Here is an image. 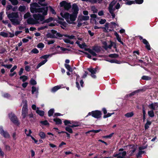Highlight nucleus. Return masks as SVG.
<instances>
[{"instance_id":"1","label":"nucleus","mask_w":158,"mask_h":158,"mask_svg":"<svg viewBox=\"0 0 158 158\" xmlns=\"http://www.w3.org/2000/svg\"><path fill=\"white\" fill-rule=\"evenodd\" d=\"M32 16L34 19L32 18H30L27 20V23L29 24L33 25L39 24L40 23L38 21L39 20L40 21L44 20L43 16L41 15V14L40 13L33 14Z\"/></svg>"},{"instance_id":"2","label":"nucleus","mask_w":158,"mask_h":158,"mask_svg":"<svg viewBox=\"0 0 158 158\" xmlns=\"http://www.w3.org/2000/svg\"><path fill=\"white\" fill-rule=\"evenodd\" d=\"M7 16L13 25L15 26L20 24V21L18 19L19 15L17 12L9 13L7 15Z\"/></svg>"},{"instance_id":"3","label":"nucleus","mask_w":158,"mask_h":158,"mask_svg":"<svg viewBox=\"0 0 158 158\" xmlns=\"http://www.w3.org/2000/svg\"><path fill=\"white\" fill-rule=\"evenodd\" d=\"M73 13L70 14L69 19L71 21H75L77 17L78 12L79 10L78 7L76 3H74L72 5Z\"/></svg>"},{"instance_id":"4","label":"nucleus","mask_w":158,"mask_h":158,"mask_svg":"<svg viewBox=\"0 0 158 158\" xmlns=\"http://www.w3.org/2000/svg\"><path fill=\"white\" fill-rule=\"evenodd\" d=\"M40 6L36 2H33L30 4V10L32 13H40Z\"/></svg>"},{"instance_id":"5","label":"nucleus","mask_w":158,"mask_h":158,"mask_svg":"<svg viewBox=\"0 0 158 158\" xmlns=\"http://www.w3.org/2000/svg\"><path fill=\"white\" fill-rule=\"evenodd\" d=\"M23 102L24 103V104L22 109V115L23 116V118L25 119L28 116V106L27 101H23Z\"/></svg>"},{"instance_id":"6","label":"nucleus","mask_w":158,"mask_h":158,"mask_svg":"<svg viewBox=\"0 0 158 158\" xmlns=\"http://www.w3.org/2000/svg\"><path fill=\"white\" fill-rule=\"evenodd\" d=\"M102 115V113L101 111L95 110L89 112L85 117H88V116L91 115L92 116L95 118H98L101 117Z\"/></svg>"},{"instance_id":"7","label":"nucleus","mask_w":158,"mask_h":158,"mask_svg":"<svg viewBox=\"0 0 158 158\" xmlns=\"http://www.w3.org/2000/svg\"><path fill=\"white\" fill-rule=\"evenodd\" d=\"M8 116L10 120L14 124L18 126L19 125L20 123L19 122V120L14 114H13L12 113H9Z\"/></svg>"},{"instance_id":"8","label":"nucleus","mask_w":158,"mask_h":158,"mask_svg":"<svg viewBox=\"0 0 158 158\" xmlns=\"http://www.w3.org/2000/svg\"><path fill=\"white\" fill-rule=\"evenodd\" d=\"M50 56V55L49 54H48L45 55L41 56L40 57V59H44V60L41 61L36 66V69H38L40 66L44 64L48 60L47 59Z\"/></svg>"},{"instance_id":"9","label":"nucleus","mask_w":158,"mask_h":158,"mask_svg":"<svg viewBox=\"0 0 158 158\" xmlns=\"http://www.w3.org/2000/svg\"><path fill=\"white\" fill-rule=\"evenodd\" d=\"M60 4L61 7H64L65 10H69L71 8V3L67 2L65 1L61 2Z\"/></svg>"},{"instance_id":"10","label":"nucleus","mask_w":158,"mask_h":158,"mask_svg":"<svg viewBox=\"0 0 158 158\" xmlns=\"http://www.w3.org/2000/svg\"><path fill=\"white\" fill-rule=\"evenodd\" d=\"M48 6L46 7H40V13H41L42 15H41L43 16L44 20L45 19V16L47 15L48 14Z\"/></svg>"},{"instance_id":"11","label":"nucleus","mask_w":158,"mask_h":158,"mask_svg":"<svg viewBox=\"0 0 158 158\" xmlns=\"http://www.w3.org/2000/svg\"><path fill=\"white\" fill-rule=\"evenodd\" d=\"M98 68L97 67H96L95 68L90 67L87 69V70L91 73V76L94 78H95L96 77V76L94 75V74L96 73L98 70Z\"/></svg>"},{"instance_id":"12","label":"nucleus","mask_w":158,"mask_h":158,"mask_svg":"<svg viewBox=\"0 0 158 158\" xmlns=\"http://www.w3.org/2000/svg\"><path fill=\"white\" fill-rule=\"evenodd\" d=\"M80 125L78 123H76L72 125H69L65 127V130L66 131L68 132L69 133H73V131L71 128L78 127Z\"/></svg>"},{"instance_id":"13","label":"nucleus","mask_w":158,"mask_h":158,"mask_svg":"<svg viewBox=\"0 0 158 158\" xmlns=\"http://www.w3.org/2000/svg\"><path fill=\"white\" fill-rule=\"evenodd\" d=\"M0 133L5 138H10V136L8 132L6 131H4L2 126H0Z\"/></svg>"},{"instance_id":"14","label":"nucleus","mask_w":158,"mask_h":158,"mask_svg":"<svg viewBox=\"0 0 158 158\" xmlns=\"http://www.w3.org/2000/svg\"><path fill=\"white\" fill-rule=\"evenodd\" d=\"M89 17L88 16H79L78 17L77 21L81 22L83 20L86 21L89 20Z\"/></svg>"},{"instance_id":"15","label":"nucleus","mask_w":158,"mask_h":158,"mask_svg":"<svg viewBox=\"0 0 158 158\" xmlns=\"http://www.w3.org/2000/svg\"><path fill=\"white\" fill-rule=\"evenodd\" d=\"M142 42L145 45V48L147 49L148 50H151V48L150 44L146 39H143Z\"/></svg>"},{"instance_id":"16","label":"nucleus","mask_w":158,"mask_h":158,"mask_svg":"<svg viewBox=\"0 0 158 158\" xmlns=\"http://www.w3.org/2000/svg\"><path fill=\"white\" fill-rule=\"evenodd\" d=\"M145 91V90L143 89H138L135 90V91H134V92H132L131 93H130L129 94V96H133L135 95V94H136L137 93H138L140 92H143V91Z\"/></svg>"},{"instance_id":"17","label":"nucleus","mask_w":158,"mask_h":158,"mask_svg":"<svg viewBox=\"0 0 158 158\" xmlns=\"http://www.w3.org/2000/svg\"><path fill=\"white\" fill-rule=\"evenodd\" d=\"M51 32L54 35L55 34H56V35L59 37H62L63 36V35L61 34L60 33L57 32V31L54 30H51Z\"/></svg>"},{"instance_id":"18","label":"nucleus","mask_w":158,"mask_h":158,"mask_svg":"<svg viewBox=\"0 0 158 158\" xmlns=\"http://www.w3.org/2000/svg\"><path fill=\"white\" fill-rule=\"evenodd\" d=\"M36 113L41 116H43L44 114V112L42 110H39L38 108H37V109L36 111Z\"/></svg>"},{"instance_id":"19","label":"nucleus","mask_w":158,"mask_h":158,"mask_svg":"<svg viewBox=\"0 0 158 158\" xmlns=\"http://www.w3.org/2000/svg\"><path fill=\"white\" fill-rule=\"evenodd\" d=\"M61 88V85H57L53 87L51 89V92H55Z\"/></svg>"},{"instance_id":"20","label":"nucleus","mask_w":158,"mask_h":158,"mask_svg":"<svg viewBox=\"0 0 158 158\" xmlns=\"http://www.w3.org/2000/svg\"><path fill=\"white\" fill-rule=\"evenodd\" d=\"M53 120L56 122V125L61 124L62 123L61 120L59 118H54Z\"/></svg>"},{"instance_id":"21","label":"nucleus","mask_w":158,"mask_h":158,"mask_svg":"<svg viewBox=\"0 0 158 158\" xmlns=\"http://www.w3.org/2000/svg\"><path fill=\"white\" fill-rule=\"evenodd\" d=\"M151 122L149 121L148 120H147L146 123L144 125V128L145 130L148 129L149 128V126L151 125Z\"/></svg>"},{"instance_id":"22","label":"nucleus","mask_w":158,"mask_h":158,"mask_svg":"<svg viewBox=\"0 0 158 158\" xmlns=\"http://www.w3.org/2000/svg\"><path fill=\"white\" fill-rule=\"evenodd\" d=\"M76 43L81 48H84V47L86 46V45L85 43L82 44H80V42L79 41H76Z\"/></svg>"},{"instance_id":"23","label":"nucleus","mask_w":158,"mask_h":158,"mask_svg":"<svg viewBox=\"0 0 158 158\" xmlns=\"http://www.w3.org/2000/svg\"><path fill=\"white\" fill-rule=\"evenodd\" d=\"M46 0H38V4L39 5H41L42 6H47V3H42L43 2H44Z\"/></svg>"},{"instance_id":"24","label":"nucleus","mask_w":158,"mask_h":158,"mask_svg":"<svg viewBox=\"0 0 158 158\" xmlns=\"http://www.w3.org/2000/svg\"><path fill=\"white\" fill-rule=\"evenodd\" d=\"M19 79L20 80H21L23 82H24L28 79V77L27 76L23 75L22 76H20V77H19Z\"/></svg>"},{"instance_id":"25","label":"nucleus","mask_w":158,"mask_h":158,"mask_svg":"<svg viewBox=\"0 0 158 158\" xmlns=\"http://www.w3.org/2000/svg\"><path fill=\"white\" fill-rule=\"evenodd\" d=\"M148 107L152 110H157V108H156V107H155L154 103H152L151 104H150L148 106Z\"/></svg>"},{"instance_id":"26","label":"nucleus","mask_w":158,"mask_h":158,"mask_svg":"<svg viewBox=\"0 0 158 158\" xmlns=\"http://www.w3.org/2000/svg\"><path fill=\"white\" fill-rule=\"evenodd\" d=\"M54 112V109L53 108L50 109L48 112V116L49 117H51L53 115Z\"/></svg>"},{"instance_id":"27","label":"nucleus","mask_w":158,"mask_h":158,"mask_svg":"<svg viewBox=\"0 0 158 158\" xmlns=\"http://www.w3.org/2000/svg\"><path fill=\"white\" fill-rule=\"evenodd\" d=\"M134 114L133 112L127 113L125 114V116L127 118H130L134 115Z\"/></svg>"},{"instance_id":"28","label":"nucleus","mask_w":158,"mask_h":158,"mask_svg":"<svg viewBox=\"0 0 158 158\" xmlns=\"http://www.w3.org/2000/svg\"><path fill=\"white\" fill-rule=\"evenodd\" d=\"M64 66L65 68L69 71V72H72L73 70L72 68L71 67L70 65L66 64H64Z\"/></svg>"},{"instance_id":"29","label":"nucleus","mask_w":158,"mask_h":158,"mask_svg":"<svg viewBox=\"0 0 158 158\" xmlns=\"http://www.w3.org/2000/svg\"><path fill=\"white\" fill-rule=\"evenodd\" d=\"M46 37L48 38H55L57 37L55 35H52L50 33H48L46 34Z\"/></svg>"},{"instance_id":"30","label":"nucleus","mask_w":158,"mask_h":158,"mask_svg":"<svg viewBox=\"0 0 158 158\" xmlns=\"http://www.w3.org/2000/svg\"><path fill=\"white\" fill-rule=\"evenodd\" d=\"M39 135L41 139H44L46 137V135L44 132H40L39 133Z\"/></svg>"},{"instance_id":"31","label":"nucleus","mask_w":158,"mask_h":158,"mask_svg":"<svg viewBox=\"0 0 158 158\" xmlns=\"http://www.w3.org/2000/svg\"><path fill=\"white\" fill-rule=\"evenodd\" d=\"M108 56L110 58H117L118 57L119 55L118 54L114 53L110 54Z\"/></svg>"},{"instance_id":"32","label":"nucleus","mask_w":158,"mask_h":158,"mask_svg":"<svg viewBox=\"0 0 158 158\" xmlns=\"http://www.w3.org/2000/svg\"><path fill=\"white\" fill-rule=\"evenodd\" d=\"M148 113L149 116L151 118H152L154 116V112L152 110L148 111Z\"/></svg>"},{"instance_id":"33","label":"nucleus","mask_w":158,"mask_h":158,"mask_svg":"<svg viewBox=\"0 0 158 158\" xmlns=\"http://www.w3.org/2000/svg\"><path fill=\"white\" fill-rule=\"evenodd\" d=\"M26 9V7L25 6H20L19 7V10L21 12L24 11Z\"/></svg>"},{"instance_id":"34","label":"nucleus","mask_w":158,"mask_h":158,"mask_svg":"<svg viewBox=\"0 0 158 158\" xmlns=\"http://www.w3.org/2000/svg\"><path fill=\"white\" fill-rule=\"evenodd\" d=\"M58 134H61V133H65L67 135V139H69L70 138V135L67 132L62 131H58Z\"/></svg>"},{"instance_id":"35","label":"nucleus","mask_w":158,"mask_h":158,"mask_svg":"<svg viewBox=\"0 0 158 158\" xmlns=\"http://www.w3.org/2000/svg\"><path fill=\"white\" fill-rule=\"evenodd\" d=\"M141 79L143 80L148 81L151 80V78L148 76H143L142 77Z\"/></svg>"},{"instance_id":"36","label":"nucleus","mask_w":158,"mask_h":158,"mask_svg":"<svg viewBox=\"0 0 158 158\" xmlns=\"http://www.w3.org/2000/svg\"><path fill=\"white\" fill-rule=\"evenodd\" d=\"M40 123L41 124L43 125L49 126V123L48 122V121L47 120H45L43 121H41Z\"/></svg>"},{"instance_id":"37","label":"nucleus","mask_w":158,"mask_h":158,"mask_svg":"<svg viewBox=\"0 0 158 158\" xmlns=\"http://www.w3.org/2000/svg\"><path fill=\"white\" fill-rule=\"evenodd\" d=\"M57 22L58 23L60 24L62 26H63L64 27H66L67 24L65 22H62L60 21H57Z\"/></svg>"},{"instance_id":"38","label":"nucleus","mask_w":158,"mask_h":158,"mask_svg":"<svg viewBox=\"0 0 158 158\" xmlns=\"http://www.w3.org/2000/svg\"><path fill=\"white\" fill-rule=\"evenodd\" d=\"M93 50L94 51L97 53H98L101 51L100 48L98 47H94L93 48Z\"/></svg>"},{"instance_id":"39","label":"nucleus","mask_w":158,"mask_h":158,"mask_svg":"<svg viewBox=\"0 0 158 158\" xmlns=\"http://www.w3.org/2000/svg\"><path fill=\"white\" fill-rule=\"evenodd\" d=\"M91 9L94 13H97L98 12V10L95 6H91Z\"/></svg>"},{"instance_id":"40","label":"nucleus","mask_w":158,"mask_h":158,"mask_svg":"<svg viewBox=\"0 0 158 158\" xmlns=\"http://www.w3.org/2000/svg\"><path fill=\"white\" fill-rule=\"evenodd\" d=\"M116 3V2L114 1V0H113L109 4V6L108 7L113 8Z\"/></svg>"},{"instance_id":"41","label":"nucleus","mask_w":158,"mask_h":158,"mask_svg":"<svg viewBox=\"0 0 158 158\" xmlns=\"http://www.w3.org/2000/svg\"><path fill=\"white\" fill-rule=\"evenodd\" d=\"M48 7L50 11L53 14L56 15V12L52 8V7L51 6H49Z\"/></svg>"},{"instance_id":"42","label":"nucleus","mask_w":158,"mask_h":158,"mask_svg":"<svg viewBox=\"0 0 158 158\" xmlns=\"http://www.w3.org/2000/svg\"><path fill=\"white\" fill-rule=\"evenodd\" d=\"M122 156H119L118 158H127L125 156H126L127 154V152L126 151H124L122 152Z\"/></svg>"},{"instance_id":"43","label":"nucleus","mask_w":158,"mask_h":158,"mask_svg":"<svg viewBox=\"0 0 158 158\" xmlns=\"http://www.w3.org/2000/svg\"><path fill=\"white\" fill-rule=\"evenodd\" d=\"M0 35L5 37H7L8 36V34L4 32H1L0 33Z\"/></svg>"},{"instance_id":"44","label":"nucleus","mask_w":158,"mask_h":158,"mask_svg":"<svg viewBox=\"0 0 158 158\" xmlns=\"http://www.w3.org/2000/svg\"><path fill=\"white\" fill-rule=\"evenodd\" d=\"M114 114V112H113L111 113H108L106 115H104L103 116V118H108L109 117L111 116L112 115Z\"/></svg>"},{"instance_id":"45","label":"nucleus","mask_w":158,"mask_h":158,"mask_svg":"<svg viewBox=\"0 0 158 158\" xmlns=\"http://www.w3.org/2000/svg\"><path fill=\"white\" fill-rule=\"evenodd\" d=\"M30 83L31 85H35L37 84V82L34 79L31 78L30 81Z\"/></svg>"},{"instance_id":"46","label":"nucleus","mask_w":158,"mask_h":158,"mask_svg":"<svg viewBox=\"0 0 158 158\" xmlns=\"http://www.w3.org/2000/svg\"><path fill=\"white\" fill-rule=\"evenodd\" d=\"M69 15L70 14L68 12H66L64 14L63 18L66 19H68Z\"/></svg>"},{"instance_id":"47","label":"nucleus","mask_w":158,"mask_h":158,"mask_svg":"<svg viewBox=\"0 0 158 158\" xmlns=\"http://www.w3.org/2000/svg\"><path fill=\"white\" fill-rule=\"evenodd\" d=\"M125 3L127 5H130L133 4H135V2L133 1H127Z\"/></svg>"},{"instance_id":"48","label":"nucleus","mask_w":158,"mask_h":158,"mask_svg":"<svg viewBox=\"0 0 158 158\" xmlns=\"http://www.w3.org/2000/svg\"><path fill=\"white\" fill-rule=\"evenodd\" d=\"M31 14L30 12H27L24 15L23 17L24 19H26L31 16Z\"/></svg>"},{"instance_id":"49","label":"nucleus","mask_w":158,"mask_h":158,"mask_svg":"<svg viewBox=\"0 0 158 158\" xmlns=\"http://www.w3.org/2000/svg\"><path fill=\"white\" fill-rule=\"evenodd\" d=\"M37 47L39 48H43L44 47V45L42 43H39L37 46Z\"/></svg>"},{"instance_id":"50","label":"nucleus","mask_w":158,"mask_h":158,"mask_svg":"<svg viewBox=\"0 0 158 158\" xmlns=\"http://www.w3.org/2000/svg\"><path fill=\"white\" fill-rule=\"evenodd\" d=\"M64 124L65 126H67L69 125V124H71V121L69 120H65L64 121Z\"/></svg>"},{"instance_id":"51","label":"nucleus","mask_w":158,"mask_h":158,"mask_svg":"<svg viewBox=\"0 0 158 158\" xmlns=\"http://www.w3.org/2000/svg\"><path fill=\"white\" fill-rule=\"evenodd\" d=\"M136 150V148H133V149H132L129 152V153L131 152L130 154V156H132L134 155V153L135 151Z\"/></svg>"},{"instance_id":"52","label":"nucleus","mask_w":158,"mask_h":158,"mask_svg":"<svg viewBox=\"0 0 158 158\" xmlns=\"http://www.w3.org/2000/svg\"><path fill=\"white\" fill-rule=\"evenodd\" d=\"M114 134V133H112L108 135L103 136L102 137L104 138H111Z\"/></svg>"},{"instance_id":"53","label":"nucleus","mask_w":158,"mask_h":158,"mask_svg":"<svg viewBox=\"0 0 158 158\" xmlns=\"http://www.w3.org/2000/svg\"><path fill=\"white\" fill-rule=\"evenodd\" d=\"M102 130L101 129H98L97 130H92L87 132L88 133L89 132H93L95 133H97L100 132Z\"/></svg>"},{"instance_id":"54","label":"nucleus","mask_w":158,"mask_h":158,"mask_svg":"<svg viewBox=\"0 0 158 158\" xmlns=\"http://www.w3.org/2000/svg\"><path fill=\"white\" fill-rule=\"evenodd\" d=\"M48 26H44L41 27H40L38 28V31H40V30H44L45 28H48Z\"/></svg>"},{"instance_id":"55","label":"nucleus","mask_w":158,"mask_h":158,"mask_svg":"<svg viewBox=\"0 0 158 158\" xmlns=\"http://www.w3.org/2000/svg\"><path fill=\"white\" fill-rule=\"evenodd\" d=\"M53 20V18L52 17H49V18L46 19L45 20V22H46V23H48L52 21Z\"/></svg>"},{"instance_id":"56","label":"nucleus","mask_w":158,"mask_h":158,"mask_svg":"<svg viewBox=\"0 0 158 158\" xmlns=\"http://www.w3.org/2000/svg\"><path fill=\"white\" fill-rule=\"evenodd\" d=\"M31 52L35 54H37L39 53V51L36 48H34L32 49L31 51Z\"/></svg>"},{"instance_id":"57","label":"nucleus","mask_w":158,"mask_h":158,"mask_svg":"<svg viewBox=\"0 0 158 158\" xmlns=\"http://www.w3.org/2000/svg\"><path fill=\"white\" fill-rule=\"evenodd\" d=\"M135 3H136L139 4H142L143 2V0H135Z\"/></svg>"},{"instance_id":"58","label":"nucleus","mask_w":158,"mask_h":158,"mask_svg":"<svg viewBox=\"0 0 158 158\" xmlns=\"http://www.w3.org/2000/svg\"><path fill=\"white\" fill-rule=\"evenodd\" d=\"M11 3L13 5L15 6L18 4L19 2L17 0H13Z\"/></svg>"},{"instance_id":"59","label":"nucleus","mask_w":158,"mask_h":158,"mask_svg":"<svg viewBox=\"0 0 158 158\" xmlns=\"http://www.w3.org/2000/svg\"><path fill=\"white\" fill-rule=\"evenodd\" d=\"M31 94H33L37 90L35 86H33L31 87Z\"/></svg>"},{"instance_id":"60","label":"nucleus","mask_w":158,"mask_h":158,"mask_svg":"<svg viewBox=\"0 0 158 158\" xmlns=\"http://www.w3.org/2000/svg\"><path fill=\"white\" fill-rule=\"evenodd\" d=\"M12 6L10 5H8L6 7V10L9 11L11 9H12Z\"/></svg>"},{"instance_id":"61","label":"nucleus","mask_w":158,"mask_h":158,"mask_svg":"<svg viewBox=\"0 0 158 158\" xmlns=\"http://www.w3.org/2000/svg\"><path fill=\"white\" fill-rule=\"evenodd\" d=\"M133 53L134 54V56H136V59H137V57L136 56V55L135 54V53L137 54L138 55H139V50H137V51H135L133 52Z\"/></svg>"},{"instance_id":"62","label":"nucleus","mask_w":158,"mask_h":158,"mask_svg":"<svg viewBox=\"0 0 158 158\" xmlns=\"http://www.w3.org/2000/svg\"><path fill=\"white\" fill-rule=\"evenodd\" d=\"M106 22V20L105 19H101V20L99 21V23L101 24H104Z\"/></svg>"},{"instance_id":"63","label":"nucleus","mask_w":158,"mask_h":158,"mask_svg":"<svg viewBox=\"0 0 158 158\" xmlns=\"http://www.w3.org/2000/svg\"><path fill=\"white\" fill-rule=\"evenodd\" d=\"M92 55L93 56H97V54L94 51H93L91 49L89 53Z\"/></svg>"},{"instance_id":"64","label":"nucleus","mask_w":158,"mask_h":158,"mask_svg":"<svg viewBox=\"0 0 158 158\" xmlns=\"http://www.w3.org/2000/svg\"><path fill=\"white\" fill-rule=\"evenodd\" d=\"M31 68L29 65H26L25 67V70L27 72H29Z\"/></svg>"}]
</instances>
